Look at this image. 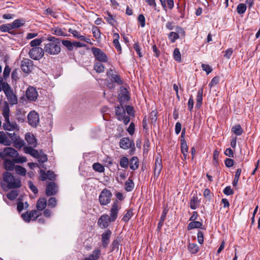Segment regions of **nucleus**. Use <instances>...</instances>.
Returning a JSON list of instances; mask_svg holds the SVG:
<instances>
[{
  "label": "nucleus",
  "instance_id": "55",
  "mask_svg": "<svg viewBox=\"0 0 260 260\" xmlns=\"http://www.w3.org/2000/svg\"><path fill=\"white\" fill-rule=\"evenodd\" d=\"M218 156L219 152L217 150H215L213 152V164L215 166L218 165Z\"/></svg>",
  "mask_w": 260,
  "mask_h": 260
},
{
  "label": "nucleus",
  "instance_id": "37",
  "mask_svg": "<svg viewBox=\"0 0 260 260\" xmlns=\"http://www.w3.org/2000/svg\"><path fill=\"white\" fill-rule=\"evenodd\" d=\"M232 131L237 136L241 135L243 133V129L240 124L234 126L232 128Z\"/></svg>",
  "mask_w": 260,
  "mask_h": 260
},
{
  "label": "nucleus",
  "instance_id": "61",
  "mask_svg": "<svg viewBox=\"0 0 260 260\" xmlns=\"http://www.w3.org/2000/svg\"><path fill=\"white\" fill-rule=\"evenodd\" d=\"M134 49L135 50L140 57H142L143 55L141 52V47L138 42L135 43L134 45Z\"/></svg>",
  "mask_w": 260,
  "mask_h": 260
},
{
  "label": "nucleus",
  "instance_id": "48",
  "mask_svg": "<svg viewBox=\"0 0 260 260\" xmlns=\"http://www.w3.org/2000/svg\"><path fill=\"white\" fill-rule=\"evenodd\" d=\"M133 211L132 210H129L124 214L122 220L123 221L126 222L131 218V217L133 216Z\"/></svg>",
  "mask_w": 260,
  "mask_h": 260
},
{
  "label": "nucleus",
  "instance_id": "3",
  "mask_svg": "<svg viewBox=\"0 0 260 260\" xmlns=\"http://www.w3.org/2000/svg\"><path fill=\"white\" fill-rule=\"evenodd\" d=\"M3 180L7 183L9 188H16L21 186L19 179L15 178L10 173L4 172L3 174Z\"/></svg>",
  "mask_w": 260,
  "mask_h": 260
},
{
  "label": "nucleus",
  "instance_id": "29",
  "mask_svg": "<svg viewBox=\"0 0 260 260\" xmlns=\"http://www.w3.org/2000/svg\"><path fill=\"white\" fill-rule=\"evenodd\" d=\"M13 29L11 23L2 24L0 26V30L3 32H8L12 34V30Z\"/></svg>",
  "mask_w": 260,
  "mask_h": 260
},
{
  "label": "nucleus",
  "instance_id": "41",
  "mask_svg": "<svg viewBox=\"0 0 260 260\" xmlns=\"http://www.w3.org/2000/svg\"><path fill=\"white\" fill-rule=\"evenodd\" d=\"M92 168L95 171L100 173L104 172L105 171L104 167L98 162L94 163L92 165Z\"/></svg>",
  "mask_w": 260,
  "mask_h": 260
},
{
  "label": "nucleus",
  "instance_id": "26",
  "mask_svg": "<svg viewBox=\"0 0 260 260\" xmlns=\"http://www.w3.org/2000/svg\"><path fill=\"white\" fill-rule=\"evenodd\" d=\"M130 169L132 170H136L139 167V159L137 157L133 156L129 161Z\"/></svg>",
  "mask_w": 260,
  "mask_h": 260
},
{
  "label": "nucleus",
  "instance_id": "36",
  "mask_svg": "<svg viewBox=\"0 0 260 260\" xmlns=\"http://www.w3.org/2000/svg\"><path fill=\"white\" fill-rule=\"evenodd\" d=\"M188 250L191 253H197L199 250V247L195 243H189L188 246Z\"/></svg>",
  "mask_w": 260,
  "mask_h": 260
},
{
  "label": "nucleus",
  "instance_id": "62",
  "mask_svg": "<svg viewBox=\"0 0 260 260\" xmlns=\"http://www.w3.org/2000/svg\"><path fill=\"white\" fill-rule=\"evenodd\" d=\"M202 70L205 71L207 74H210L212 71V69L208 64L203 63L202 64Z\"/></svg>",
  "mask_w": 260,
  "mask_h": 260
},
{
  "label": "nucleus",
  "instance_id": "51",
  "mask_svg": "<svg viewBox=\"0 0 260 260\" xmlns=\"http://www.w3.org/2000/svg\"><path fill=\"white\" fill-rule=\"evenodd\" d=\"M241 172H242L241 169H237V171L236 172V174H235V178H234V181L233 182V186L237 185V183L238 182V181H239V177H240V176L241 175Z\"/></svg>",
  "mask_w": 260,
  "mask_h": 260
},
{
  "label": "nucleus",
  "instance_id": "13",
  "mask_svg": "<svg viewBox=\"0 0 260 260\" xmlns=\"http://www.w3.org/2000/svg\"><path fill=\"white\" fill-rule=\"evenodd\" d=\"M18 152L12 147H6L4 149L3 152L0 153V156L3 158L7 156L14 158L15 157L18 156Z\"/></svg>",
  "mask_w": 260,
  "mask_h": 260
},
{
  "label": "nucleus",
  "instance_id": "7",
  "mask_svg": "<svg viewBox=\"0 0 260 260\" xmlns=\"http://www.w3.org/2000/svg\"><path fill=\"white\" fill-rule=\"evenodd\" d=\"M44 49L40 47H33L31 48L28 54L29 57L34 60H39L42 58L44 54Z\"/></svg>",
  "mask_w": 260,
  "mask_h": 260
},
{
  "label": "nucleus",
  "instance_id": "54",
  "mask_svg": "<svg viewBox=\"0 0 260 260\" xmlns=\"http://www.w3.org/2000/svg\"><path fill=\"white\" fill-rule=\"evenodd\" d=\"M49 207L51 208H55L57 205V200L54 197H51L49 200L48 203Z\"/></svg>",
  "mask_w": 260,
  "mask_h": 260
},
{
  "label": "nucleus",
  "instance_id": "63",
  "mask_svg": "<svg viewBox=\"0 0 260 260\" xmlns=\"http://www.w3.org/2000/svg\"><path fill=\"white\" fill-rule=\"evenodd\" d=\"M55 177L56 176L53 172L51 171H48L47 172V179L50 180H54Z\"/></svg>",
  "mask_w": 260,
  "mask_h": 260
},
{
  "label": "nucleus",
  "instance_id": "45",
  "mask_svg": "<svg viewBox=\"0 0 260 260\" xmlns=\"http://www.w3.org/2000/svg\"><path fill=\"white\" fill-rule=\"evenodd\" d=\"M157 111L154 110L152 111L150 114L149 119L151 123L152 124H155L156 123L157 119Z\"/></svg>",
  "mask_w": 260,
  "mask_h": 260
},
{
  "label": "nucleus",
  "instance_id": "8",
  "mask_svg": "<svg viewBox=\"0 0 260 260\" xmlns=\"http://www.w3.org/2000/svg\"><path fill=\"white\" fill-rule=\"evenodd\" d=\"M27 119L29 124L33 127H36L40 122L39 114L35 111L29 112L27 115Z\"/></svg>",
  "mask_w": 260,
  "mask_h": 260
},
{
  "label": "nucleus",
  "instance_id": "18",
  "mask_svg": "<svg viewBox=\"0 0 260 260\" xmlns=\"http://www.w3.org/2000/svg\"><path fill=\"white\" fill-rule=\"evenodd\" d=\"M57 186L56 184L51 182L48 183L46 188V194L48 196H51L55 194L57 192Z\"/></svg>",
  "mask_w": 260,
  "mask_h": 260
},
{
  "label": "nucleus",
  "instance_id": "58",
  "mask_svg": "<svg viewBox=\"0 0 260 260\" xmlns=\"http://www.w3.org/2000/svg\"><path fill=\"white\" fill-rule=\"evenodd\" d=\"M111 80L113 81H114L115 82L118 83L119 85H121L122 84V81L120 79V77L116 75V74H112L111 75Z\"/></svg>",
  "mask_w": 260,
  "mask_h": 260
},
{
  "label": "nucleus",
  "instance_id": "22",
  "mask_svg": "<svg viewBox=\"0 0 260 260\" xmlns=\"http://www.w3.org/2000/svg\"><path fill=\"white\" fill-rule=\"evenodd\" d=\"M101 254L100 249L99 248H95L88 257H85L82 260H98Z\"/></svg>",
  "mask_w": 260,
  "mask_h": 260
},
{
  "label": "nucleus",
  "instance_id": "19",
  "mask_svg": "<svg viewBox=\"0 0 260 260\" xmlns=\"http://www.w3.org/2000/svg\"><path fill=\"white\" fill-rule=\"evenodd\" d=\"M65 30V28L54 26L50 28V31L52 34L55 36L66 37L68 35Z\"/></svg>",
  "mask_w": 260,
  "mask_h": 260
},
{
  "label": "nucleus",
  "instance_id": "49",
  "mask_svg": "<svg viewBox=\"0 0 260 260\" xmlns=\"http://www.w3.org/2000/svg\"><path fill=\"white\" fill-rule=\"evenodd\" d=\"M18 195V191L17 190H12L7 194V198L10 200H13L17 198Z\"/></svg>",
  "mask_w": 260,
  "mask_h": 260
},
{
  "label": "nucleus",
  "instance_id": "32",
  "mask_svg": "<svg viewBox=\"0 0 260 260\" xmlns=\"http://www.w3.org/2000/svg\"><path fill=\"white\" fill-rule=\"evenodd\" d=\"M119 165L121 167L127 169L129 165V160L128 158L126 156L122 157L120 159Z\"/></svg>",
  "mask_w": 260,
  "mask_h": 260
},
{
  "label": "nucleus",
  "instance_id": "57",
  "mask_svg": "<svg viewBox=\"0 0 260 260\" xmlns=\"http://www.w3.org/2000/svg\"><path fill=\"white\" fill-rule=\"evenodd\" d=\"M28 214L30 218V220H36L37 218L39 216V215L38 214V212L35 210H33L30 212H28Z\"/></svg>",
  "mask_w": 260,
  "mask_h": 260
},
{
  "label": "nucleus",
  "instance_id": "64",
  "mask_svg": "<svg viewBox=\"0 0 260 260\" xmlns=\"http://www.w3.org/2000/svg\"><path fill=\"white\" fill-rule=\"evenodd\" d=\"M219 79L218 77H214L211 81L210 83L209 84V86L210 87H212L216 84H217L219 82Z\"/></svg>",
  "mask_w": 260,
  "mask_h": 260
},
{
  "label": "nucleus",
  "instance_id": "5",
  "mask_svg": "<svg viewBox=\"0 0 260 260\" xmlns=\"http://www.w3.org/2000/svg\"><path fill=\"white\" fill-rule=\"evenodd\" d=\"M115 113L119 120H122L125 125L128 124L130 121V117L129 116H126L125 110L122 106L116 107Z\"/></svg>",
  "mask_w": 260,
  "mask_h": 260
},
{
  "label": "nucleus",
  "instance_id": "21",
  "mask_svg": "<svg viewBox=\"0 0 260 260\" xmlns=\"http://www.w3.org/2000/svg\"><path fill=\"white\" fill-rule=\"evenodd\" d=\"M25 139L28 143V145L32 146L33 147L37 146V139L32 134L30 133H26L25 136Z\"/></svg>",
  "mask_w": 260,
  "mask_h": 260
},
{
  "label": "nucleus",
  "instance_id": "47",
  "mask_svg": "<svg viewBox=\"0 0 260 260\" xmlns=\"http://www.w3.org/2000/svg\"><path fill=\"white\" fill-rule=\"evenodd\" d=\"M92 32L93 37L95 39H99L101 37V32L99 28L95 26H94L92 28Z\"/></svg>",
  "mask_w": 260,
  "mask_h": 260
},
{
  "label": "nucleus",
  "instance_id": "44",
  "mask_svg": "<svg viewBox=\"0 0 260 260\" xmlns=\"http://www.w3.org/2000/svg\"><path fill=\"white\" fill-rule=\"evenodd\" d=\"M174 59L179 62L181 61V53L178 48H175L173 52Z\"/></svg>",
  "mask_w": 260,
  "mask_h": 260
},
{
  "label": "nucleus",
  "instance_id": "28",
  "mask_svg": "<svg viewBox=\"0 0 260 260\" xmlns=\"http://www.w3.org/2000/svg\"><path fill=\"white\" fill-rule=\"evenodd\" d=\"M203 88H201L199 89L197 95V104L196 106L198 108H200L202 103L203 100Z\"/></svg>",
  "mask_w": 260,
  "mask_h": 260
},
{
  "label": "nucleus",
  "instance_id": "53",
  "mask_svg": "<svg viewBox=\"0 0 260 260\" xmlns=\"http://www.w3.org/2000/svg\"><path fill=\"white\" fill-rule=\"evenodd\" d=\"M39 156V157H37V158L39 159V162L43 163L47 161V156L43 152L42 150L40 151Z\"/></svg>",
  "mask_w": 260,
  "mask_h": 260
},
{
  "label": "nucleus",
  "instance_id": "52",
  "mask_svg": "<svg viewBox=\"0 0 260 260\" xmlns=\"http://www.w3.org/2000/svg\"><path fill=\"white\" fill-rule=\"evenodd\" d=\"M61 42L62 44L65 47H66L69 50L72 51L73 50V43H72L71 41L68 40H62Z\"/></svg>",
  "mask_w": 260,
  "mask_h": 260
},
{
  "label": "nucleus",
  "instance_id": "59",
  "mask_svg": "<svg viewBox=\"0 0 260 260\" xmlns=\"http://www.w3.org/2000/svg\"><path fill=\"white\" fill-rule=\"evenodd\" d=\"M181 150L182 153H187L188 152V146L184 140L181 141Z\"/></svg>",
  "mask_w": 260,
  "mask_h": 260
},
{
  "label": "nucleus",
  "instance_id": "20",
  "mask_svg": "<svg viewBox=\"0 0 260 260\" xmlns=\"http://www.w3.org/2000/svg\"><path fill=\"white\" fill-rule=\"evenodd\" d=\"M183 32L184 33L183 29L180 27H177V32H171L169 35L168 38L172 43H174L176 40L179 38V33Z\"/></svg>",
  "mask_w": 260,
  "mask_h": 260
},
{
  "label": "nucleus",
  "instance_id": "11",
  "mask_svg": "<svg viewBox=\"0 0 260 260\" xmlns=\"http://www.w3.org/2000/svg\"><path fill=\"white\" fill-rule=\"evenodd\" d=\"M120 208V207L118 206V202L117 200H116L113 203L110 210L109 217H110L112 221H114L117 219Z\"/></svg>",
  "mask_w": 260,
  "mask_h": 260
},
{
  "label": "nucleus",
  "instance_id": "10",
  "mask_svg": "<svg viewBox=\"0 0 260 260\" xmlns=\"http://www.w3.org/2000/svg\"><path fill=\"white\" fill-rule=\"evenodd\" d=\"M162 168L161 159L159 156H157L155 159V165L154 168L153 179L156 180L159 176Z\"/></svg>",
  "mask_w": 260,
  "mask_h": 260
},
{
  "label": "nucleus",
  "instance_id": "31",
  "mask_svg": "<svg viewBox=\"0 0 260 260\" xmlns=\"http://www.w3.org/2000/svg\"><path fill=\"white\" fill-rule=\"evenodd\" d=\"M14 146L17 149H21L24 145V142L23 140L18 137L13 142Z\"/></svg>",
  "mask_w": 260,
  "mask_h": 260
},
{
  "label": "nucleus",
  "instance_id": "23",
  "mask_svg": "<svg viewBox=\"0 0 260 260\" xmlns=\"http://www.w3.org/2000/svg\"><path fill=\"white\" fill-rule=\"evenodd\" d=\"M0 144L5 146H10L11 144V140L8 138L6 134L3 131L0 132Z\"/></svg>",
  "mask_w": 260,
  "mask_h": 260
},
{
  "label": "nucleus",
  "instance_id": "46",
  "mask_svg": "<svg viewBox=\"0 0 260 260\" xmlns=\"http://www.w3.org/2000/svg\"><path fill=\"white\" fill-rule=\"evenodd\" d=\"M246 10V6L244 4H240L237 7V12L239 14H242L245 12Z\"/></svg>",
  "mask_w": 260,
  "mask_h": 260
},
{
  "label": "nucleus",
  "instance_id": "4",
  "mask_svg": "<svg viewBox=\"0 0 260 260\" xmlns=\"http://www.w3.org/2000/svg\"><path fill=\"white\" fill-rule=\"evenodd\" d=\"M3 91L11 105H15L17 103V98L8 83H4Z\"/></svg>",
  "mask_w": 260,
  "mask_h": 260
},
{
  "label": "nucleus",
  "instance_id": "30",
  "mask_svg": "<svg viewBox=\"0 0 260 260\" xmlns=\"http://www.w3.org/2000/svg\"><path fill=\"white\" fill-rule=\"evenodd\" d=\"M199 202L197 196H193L190 201V207L192 209H196L199 206Z\"/></svg>",
  "mask_w": 260,
  "mask_h": 260
},
{
  "label": "nucleus",
  "instance_id": "50",
  "mask_svg": "<svg viewBox=\"0 0 260 260\" xmlns=\"http://www.w3.org/2000/svg\"><path fill=\"white\" fill-rule=\"evenodd\" d=\"M13 160L16 163H23L27 161V158L26 157L23 156H19L18 154V156L15 157L13 159Z\"/></svg>",
  "mask_w": 260,
  "mask_h": 260
},
{
  "label": "nucleus",
  "instance_id": "35",
  "mask_svg": "<svg viewBox=\"0 0 260 260\" xmlns=\"http://www.w3.org/2000/svg\"><path fill=\"white\" fill-rule=\"evenodd\" d=\"M134 187V183L133 181V180L131 179H128L125 182V189L127 191H131Z\"/></svg>",
  "mask_w": 260,
  "mask_h": 260
},
{
  "label": "nucleus",
  "instance_id": "17",
  "mask_svg": "<svg viewBox=\"0 0 260 260\" xmlns=\"http://www.w3.org/2000/svg\"><path fill=\"white\" fill-rule=\"evenodd\" d=\"M112 235V232L110 230H107L102 234V246L107 248L110 242V239Z\"/></svg>",
  "mask_w": 260,
  "mask_h": 260
},
{
  "label": "nucleus",
  "instance_id": "60",
  "mask_svg": "<svg viewBox=\"0 0 260 260\" xmlns=\"http://www.w3.org/2000/svg\"><path fill=\"white\" fill-rule=\"evenodd\" d=\"M166 217V213L165 211H164L162 214L161 215L160 220L158 223L157 228L158 229H160L161 226H162L165 220Z\"/></svg>",
  "mask_w": 260,
  "mask_h": 260
},
{
  "label": "nucleus",
  "instance_id": "2",
  "mask_svg": "<svg viewBox=\"0 0 260 260\" xmlns=\"http://www.w3.org/2000/svg\"><path fill=\"white\" fill-rule=\"evenodd\" d=\"M3 115L5 118V122L3 124V128L5 131L19 132V126L15 122H11L10 120V108L7 102H4L3 107Z\"/></svg>",
  "mask_w": 260,
  "mask_h": 260
},
{
  "label": "nucleus",
  "instance_id": "33",
  "mask_svg": "<svg viewBox=\"0 0 260 260\" xmlns=\"http://www.w3.org/2000/svg\"><path fill=\"white\" fill-rule=\"evenodd\" d=\"M4 165L6 170L12 171L15 168L13 162L8 159L4 161Z\"/></svg>",
  "mask_w": 260,
  "mask_h": 260
},
{
  "label": "nucleus",
  "instance_id": "16",
  "mask_svg": "<svg viewBox=\"0 0 260 260\" xmlns=\"http://www.w3.org/2000/svg\"><path fill=\"white\" fill-rule=\"evenodd\" d=\"M119 146L121 148L123 149H128L135 147L134 142L128 138H122L119 142Z\"/></svg>",
  "mask_w": 260,
  "mask_h": 260
},
{
  "label": "nucleus",
  "instance_id": "27",
  "mask_svg": "<svg viewBox=\"0 0 260 260\" xmlns=\"http://www.w3.org/2000/svg\"><path fill=\"white\" fill-rule=\"evenodd\" d=\"M195 228L203 229V228L202 223L200 221H192L188 224L187 226V230L188 231Z\"/></svg>",
  "mask_w": 260,
  "mask_h": 260
},
{
  "label": "nucleus",
  "instance_id": "9",
  "mask_svg": "<svg viewBox=\"0 0 260 260\" xmlns=\"http://www.w3.org/2000/svg\"><path fill=\"white\" fill-rule=\"evenodd\" d=\"M91 51L95 58L99 61L106 62L108 61L107 55L100 49L92 47Z\"/></svg>",
  "mask_w": 260,
  "mask_h": 260
},
{
  "label": "nucleus",
  "instance_id": "1",
  "mask_svg": "<svg viewBox=\"0 0 260 260\" xmlns=\"http://www.w3.org/2000/svg\"><path fill=\"white\" fill-rule=\"evenodd\" d=\"M48 41L44 47L46 53L50 55H56L61 52L60 39L51 35H48L46 38Z\"/></svg>",
  "mask_w": 260,
  "mask_h": 260
},
{
  "label": "nucleus",
  "instance_id": "34",
  "mask_svg": "<svg viewBox=\"0 0 260 260\" xmlns=\"http://www.w3.org/2000/svg\"><path fill=\"white\" fill-rule=\"evenodd\" d=\"M25 23V21L22 19H16L14 20L11 24L13 29L18 28Z\"/></svg>",
  "mask_w": 260,
  "mask_h": 260
},
{
  "label": "nucleus",
  "instance_id": "38",
  "mask_svg": "<svg viewBox=\"0 0 260 260\" xmlns=\"http://www.w3.org/2000/svg\"><path fill=\"white\" fill-rule=\"evenodd\" d=\"M120 240L119 239L117 238L114 240L111 245V251H117L119 249V245L120 244Z\"/></svg>",
  "mask_w": 260,
  "mask_h": 260
},
{
  "label": "nucleus",
  "instance_id": "39",
  "mask_svg": "<svg viewBox=\"0 0 260 260\" xmlns=\"http://www.w3.org/2000/svg\"><path fill=\"white\" fill-rule=\"evenodd\" d=\"M15 170L17 174L21 176H25L26 173V169L19 165H17L15 167Z\"/></svg>",
  "mask_w": 260,
  "mask_h": 260
},
{
  "label": "nucleus",
  "instance_id": "43",
  "mask_svg": "<svg viewBox=\"0 0 260 260\" xmlns=\"http://www.w3.org/2000/svg\"><path fill=\"white\" fill-rule=\"evenodd\" d=\"M162 6L164 8L166 7V2L168 7L172 9L174 7V2L173 0H159Z\"/></svg>",
  "mask_w": 260,
  "mask_h": 260
},
{
  "label": "nucleus",
  "instance_id": "42",
  "mask_svg": "<svg viewBox=\"0 0 260 260\" xmlns=\"http://www.w3.org/2000/svg\"><path fill=\"white\" fill-rule=\"evenodd\" d=\"M107 16L105 17V19L107 22L111 24L112 26H114L115 25V23L116 22V20L114 19V17L112 14H111L110 13L107 12Z\"/></svg>",
  "mask_w": 260,
  "mask_h": 260
},
{
  "label": "nucleus",
  "instance_id": "15",
  "mask_svg": "<svg viewBox=\"0 0 260 260\" xmlns=\"http://www.w3.org/2000/svg\"><path fill=\"white\" fill-rule=\"evenodd\" d=\"M112 222L109 216L106 214L102 215L99 218L98 223L99 226L103 229L107 228L109 226L110 223Z\"/></svg>",
  "mask_w": 260,
  "mask_h": 260
},
{
  "label": "nucleus",
  "instance_id": "56",
  "mask_svg": "<svg viewBox=\"0 0 260 260\" xmlns=\"http://www.w3.org/2000/svg\"><path fill=\"white\" fill-rule=\"evenodd\" d=\"M42 42V40L41 39H36L30 42V45L33 47H39Z\"/></svg>",
  "mask_w": 260,
  "mask_h": 260
},
{
  "label": "nucleus",
  "instance_id": "40",
  "mask_svg": "<svg viewBox=\"0 0 260 260\" xmlns=\"http://www.w3.org/2000/svg\"><path fill=\"white\" fill-rule=\"evenodd\" d=\"M94 69L97 73H100L104 72L105 67L101 62H97L94 63Z\"/></svg>",
  "mask_w": 260,
  "mask_h": 260
},
{
  "label": "nucleus",
  "instance_id": "6",
  "mask_svg": "<svg viewBox=\"0 0 260 260\" xmlns=\"http://www.w3.org/2000/svg\"><path fill=\"white\" fill-rule=\"evenodd\" d=\"M112 193L110 190L107 188L104 189L99 196V202L102 205L108 204L112 197Z\"/></svg>",
  "mask_w": 260,
  "mask_h": 260
},
{
  "label": "nucleus",
  "instance_id": "12",
  "mask_svg": "<svg viewBox=\"0 0 260 260\" xmlns=\"http://www.w3.org/2000/svg\"><path fill=\"white\" fill-rule=\"evenodd\" d=\"M26 96L28 100L36 101L38 96V93L35 88L29 86L26 91Z\"/></svg>",
  "mask_w": 260,
  "mask_h": 260
},
{
  "label": "nucleus",
  "instance_id": "24",
  "mask_svg": "<svg viewBox=\"0 0 260 260\" xmlns=\"http://www.w3.org/2000/svg\"><path fill=\"white\" fill-rule=\"evenodd\" d=\"M47 206V201L45 198L39 199L36 205V208L39 211H42L44 210Z\"/></svg>",
  "mask_w": 260,
  "mask_h": 260
},
{
  "label": "nucleus",
  "instance_id": "14",
  "mask_svg": "<svg viewBox=\"0 0 260 260\" xmlns=\"http://www.w3.org/2000/svg\"><path fill=\"white\" fill-rule=\"evenodd\" d=\"M33 62L29 59L24 58L21 61V68L22 70L26 73L31 71L33 68Z\"/></svg>",
  "mask_w": 260,
  "mask_h": 260
},
{
  "label": "nucleus",
  "instance_id": "25",
  "mask_svg": "<svg viewBox=\"0 0 260 260\" xmlns=\"http://www.w3.org/2000/svg\"><path fill=\"white\" fill-rule=\"evenodd\" d=\"M119 98L121 101L123 100L127 101L129 100V97L128 96V92L125 88L123 87H121L120 88V92L119 94Z\"/></svg>",
  "mask_w": 260,
  "mask_h": 260
}]
</instances>
